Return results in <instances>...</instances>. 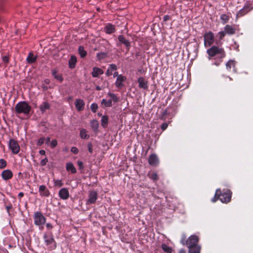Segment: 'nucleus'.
I'll return each mask as SVG.
<instances>
[{"label": "nucleus", "instance_id": "f257e3e1", "mask_svg": "<svg viewBox=\"0 0 253 253\" xmlns=\"http://www.w3.org/2000/svg\"><path fill=\"white\" fill-rule=\"evenodd\" d=\"M31 110V106L26 101L18 102L15 107V112L19 118H21V114L25 116H29Z\"/></svg>", "mask_w": 253, "mask_h": 253}, {"label": "nucleus", "instance_id": "f03ea898", "mask_svg": "<svg viewBox=\"0 0 253 253\" xmlns=\"http://www.w3.org/2000/svg\"><path fill=\"white\" fill-rule=\"evenodd\" d=\"M231 198V193L230 191H221L220 189H217L215 194L214 197L212 199L213 202H215L218 199L220 200L222 203H227L230 201Z\"/></svg>", "mask_w": 253, "mask_h": 253}, {"label": "nucleus", "instance_id": "7ed1b4c3", "mask_svg": "<svg viewBox=\"0 0 253 253\" xmlns=\"http://www.w3.org/2000/svg\"><path fill=\"white\" fill-rule=\"evenodd\" d=\"M43 238L46 246L49 250H54L56 248V243L51 231L45 232L43 235Z\"/></svg>", "mask_w": 253, "mask_h": 253}, {"label": "nucleus", "instance_id": "20e7f679", "mask_svg": "<svg viewBox=\"0 0 253 253\" xmlns=\"http://www.w3.org/2000/svg\"><path fill=\"white\" fill-rule=\"evenodd\" d=\"M207 53L210 57H214L218 55L222 58L225 56V53L224 49L218 46L213 45L207 50Z\"/></svg>", "mask_w": 253, "mask_h": 253}, {"label": "nucleus", "instance_id": "39448f33", "mask_svg": "<svg viewBox=\"0 0 253 253\" xmlns=\"http://www.w3.org/2000/svg\"><path fill=\"white\" fill-rule=\"evenodd\" d=\"M34 223L36 225L42 226V225L45 223L46 218L40 212H36L34 215Z\"/></svg>", "mask_w": 253, "mask_h": 253}, {"label": "nucleus", "instance_id": "423d86ee", "mask_svg": "<svg viewBox=\"0 0 253 253\" xmlns=\"http://www.w3.org/2000/svg\"><path fill=\"white\" fill-rule=\"evenodd\" d=\"M198 241V237L195 235H193L190 236L188 239L185 241V243H184V241H183L182 244L183 245L185 244L188 248H191L195 246H198L197 243Z\"/></svg>", "mask_w": 253, "mask_h": 253}, {"label": "nucleus", "instance_id": "0eeeda50", "mask_svg": "<svg viewBox=\"0 0 253 253\" xmlns=\"http://www.w3.org/2000/svg\"><path fill=\"white\" fill-rule=\"evenodd\" d=\"M204 45L205 46H210L214 42V34L211 31L205 33L204 35Z\"/></svg>", "mask_w": 253, "mask_h": 253}, {"label": "nucleus", "instance_id": "6e6552de", "mask_svg": "<svg viewBox=\"0 0 253 253\" xmlns=\"http://www.w3.org/2000/svg\"><path fill=\"white\" fill-rule=\"evenodd\" d=\"M9 147L14 154H18L20 149V146L18 142L14 139H11L9 142Z\"/></svg>", "mask_w": 253, "mask_h": 253}, {"label": "nucleus", "instance_id": "1a4fd4ad", "mask_svg": "<svg viewBox=\"0 0 253 253\" xmlns=\"http://www.w3.org/2000/svg\"><path fill=\"white\" fill-rule=\"evenodd\" d=\"M149 165L153 166H156L159 164V159L156 154H151L148 159Z\"/></svg>", "mask_w": 253, "mask_h": 253}, {"label": "nucleus", "instance_id": "9d476101", "mask_svg": "<svg viewBox=\"0 0 253 253\" xmlns=\"http://www.w3.org/2000/svg\"><path fill=\"white\" fill-rule=\"evenodd\" d=\"M126 78L125 76L122 75H119L117 78L115 83L116 86L118 88H121L124 86L123 82L126 80Z\"/></svg>", "mask_w": 253, "mask_h": 253}, {"label": "nucleus", "instance_id": "9b49d317", "mask_svg": "<svg viewBox=\"0 0 253 253\" xmlns=\"http://www.w3.org/2000/svg\"><path fill=\"white\" fill-rule=\"evenodd\" d=\"M59 197L62 200H67L69 197V192L67 188L61 189L58 193Z\"/></svg>", "mask_w": 253, "mask_h": 253}, {"label": "nucleus", "instance_id": "f8f14e48", "mask_svg": "<svg viewBox=\"0 0 253 253\" xmlns=\"http://www.w3.org/2000/svg\"><path fill=\"white\" fill-rule=\"evenodd\" d=\"M138 86L141 88L147 89L148 87V82L143 77L138 78Z\"/></svg>", "mask_w": 253, "mask_h": 253}, {"label": "nucleus", "instance_id": "ddd939ff", "mask_svg": "<svg viewBox=\"0 0 253 253\" xmlns=\"http://www.w3.org/2000/svg\"><path fill=\"white\" fill-rule=\"evenodd\" d=\"M39 193L42 197H48L50 195V191L47 187L43 185H41L39 187Z\"/></svg>", "mask_w": 253, "mask_h": 253}, {"label": "nucleus", "instance_id": "4468645a", "mask_svg": "<svg viewBox=\"0 0 253 253\" xmlns=\"http://www.w3.org/2000/svg\"><path fill=\"white\" fill-rule=\"evenodd\" d=\"M97 198V193L96 191H91L89 192V198L87 201V204L94 203Z\"/></svg>", "mask_w": 253, "mask_h": 253}, {"label": "nucleus", "instance_id": "2eb2a0df", "mask_svg": "<svg viewBox=\"0 0 253 253\" xmlns=\"http://www.w3.org/2000/svg\"><path fill=\"white\" fill-rule=\"evenodd\" d=\"M75 105L78 111H81L84 109L85 103L83 100L77 99L75 101Z\"/></svg>", "mask_w": 253, "mask_h": 253}, {"label": "nucleus", "instance_id": "dca6fc26", "mask_svg": "<svg viewBox=\"0 0 253 253\" xmlns=\"http://www.w3.org/2000/svg\"><path fill=\"white\" fill-rule=\"evenodd\" d=\"M224 32L227 35H233L236 33L235 26L226 25L224 27Z\"/></svg>", "mask_w": 253, "mask_h": 253}, {"label": "nucleus", "instance_id": "f3484780", "mask_svg": "<svg viewBox=\"0 0 253 253\" xmlns=\"http://www.w3.org/2000/svg\"><path fill=\"white\" fill-rule=\"evenodd\" d=\"M12 172L9 169L3 170L1 173V176L4 180H7L12 177Z\"/></svg>", "mask_w": 253, "mask_h": 253}, {"label": "nucleus", "instance_id": "a211bd4d", "mask_svg": "<svg viewBox=\"0 0 253 253\" xmlns=\"http://www.w3.org/2000/svg\"><path fill=\"white\" fill-rule=\"evenodd\" d=\"M104 73L102 69L98 67H94L91 73L93 77H97L99 75L103 74Z\"/></svg>", "mask_w": 253, "mask_h": 253}, {"label": "nucleus", "instance_id": "6ab92c4d", "mask_svg": "<svg viewBox=\"0 0 253 253\" xmlns=\"http://www.w3.org/2000/svg\"><path fill=\"white\" fill-rule=\"evenodd\" d=\"M50 107V104L47 101H44L40 106V109L41 112L43 113L46 110L49 109Z\"/></svg>", "mask_w": 253, "mask_h": 253}, {"label": "nucleus", "instance_id": "aec40b11", "mask_svg": "<svg viewBox=\"0 0 253 253\" xmlns=\"http://www.w3.org/2000/svg\"><path fill=\"white\" fill-rule=\"evenodd\" d=\"M251 9L248 6H244L242 9H241L237 13V16L238 17H241L247 14L250 11Z\"/></svg>", "mask_w": 253, "mask_h": 253}, {"label": "nucleus", "instance_id": "412c9836", "mask_svg": "<svg viewBox=\"0 0 253 253\" xmlns=\"http://www.w3.org/2000/svg\"><path fill=\"white\" fill-rule=\"evenodd\" d=\"M105 31L107 34H112L115 31V28L114 25L108 24L105 27Z\"/></svg>", "mask_w": 253, "mask_h": 253}, {"label": "nucleus", "instance_id": "4be33fe9", "mask_svg": "<svg viewBox=\"0 0 253 253\" xmlns=\"http://www.w3.org/2000/svg\"><path fill=\"white\" fill-rule=\"evenodd\" d=\"M37 59V56H34L33 53L30 52L27 58V61L30 64L34 63Z\"/></svg>", "mask_w": 253, "mask_h": 253}, {"label": "nucleus", "instance_id": "5701e85b", "mask_svg": "<svg viewBox=\"0 0 253 253\" xmlns=\"http://www.w3.org/2000/svg\"><path fill=\"white\" fill-rule=\"evenodd\" d=\"M52 74L54 78L57 81L60 82H62L63 81V78L62 76V75L59 74L57 71L54 70L52 72Z\"/></svg>", "mask_w": 253, "mask_h": 253}, {"label": "nucleus", "instance_id": "b1692460", "mask_svg": "<svg viewBox=\"0 0 253 253\" xmlns=\"http://www.w3.org/2000/svg\"><path fill=\"white\" fill-rule=\"evenodd\" d=\"M77 63V58L75 56H71L70 59L69 60V66L70 68L73 69L75 67V65Z\"/></svg>", "mask_w": 253, "mask_h": 253}, {"label": "nucleus", "instance_id": "393cba45", "mask_svg": "<svg viewBox=\"0 0 253 253\" xmlns=\"http://www.w3.org/2000/svg\"><path fill=\"white\" fill-rule=\"evenodd\" d=\"M118 40L120 43L124 44L126 46L129 47L130 43L128 40H126L125 37L122 35H120L118 37Z\"/></svg>", "mask_w": 253, "mask_h": 253}, {"label": "nucleus", "instance_id": "a878e982", "mask_svg": "<svg viewBox=\"0 0 253 253\" xmlns=\"http://www.w3.org/2000/svg\"><path fill=\"white\" fill-rule=\"evenodd\" d=\"M66 169L67 171H71L72 173L76 172V169L71 163H68L66 164Z\"/></svg>", "mask_w": 253, "mask_h": 253}, {"label": "nucleus", "instance_id": "bb28decb", "mask_svg": "<svg viewBox=\"0 0 253 253\" xmlns=\"http://www.w3.org/2000/svg\"><path fill=\"white\" fill-rule=\"evenodd\" d=\"M235 63L233 60H230L226 64V68L228 71H230L232 68H235Z\"/></svg>", "mask_w": 253, "mask_h": 253}, {"label": "nucleus", "instance_id": "cd10ccee", "mask_svg": "<svg viewBox=\"0 0 253 253\" xmlns=\"http://www.w3.org/2000/svg\"><path fill=\"white\" fill-rule=\"evenodd\" d=\"M163 250L166 253H171L172 249L171 247L167 246L165 244H163L161 246Z\"/></svg>", "mask_w": 253, "mask_h": 253}, {"label": "nucleus", "instance_id": "c85d7f7f", "mask_svg": "<svg viewBox=\"0 0 253 253\" xmlns=\"http://www.w3.org/2000/svg\"><path fill=\"white\" fill-rule=\"evenodd\" d=\"M200 249L199 246L189 248V253H200Z\"/></svg>", "mask_w": 253, "mask_h": 253}, {"label": "nucleus", "instance_id": "c756f323", "mask_svg": "<svg viewBox=\"0 0 253 253\" xmlns=\"http://www.w3.org/2000/svg\"><path fill=\"white\" fill-rule=\"evenodd\" d=\"M80 135L82 139H88L89 137V135L87 134L85 129H82L81 130Z\"/></svg>", "mask_w": 253, "mask_h": 253}, {"label": "nucleus", "instance_id": "7c9ffc66", "mask_svg": "<svg viewBox=\"0 0 253 253\" xmlns=\"http://www.w3.org/2000/svg\"><path fill=\"white\" fill-rule=\"evenodd\" d=\"M79 53L82 58L84 57L87 54L86 51L84 49V47L82 46H79Z\"/></svg>", "mask_w": 253, "mask_h": 253}, {"label": "nucleus", "instance_id": "2f4dec72", "mask_svg": "<svg viewBox=\"0 0 253 253\" xmlns=\"http://www.w3.org/2000/svg\"><path fill=\"white\" fill-rule=\"evenodd\" d=\"M148 176L150 178L155 181L157 180L158 179V175L155 172H149Z\"/></svg>", "mask_w": 253, "mask_h": 253}, {"label": "nucleus", "instance_id": "473e14b6", "mask_svg": "<svg viewBox=\"0 0 253 253\" xmlns=\"http://www.w3.org/2000/svg\"><path fill=\"white\" fill-rule=\"evenodd\" d=\"M102 126L105 127L108 123V117L107 116H103L101 118Z\"/></svg>", "mask_w": 253, "mask_h": 253}, {"label": "nucleus", "instance_id": "72a5a7b5", "mask_svg": "<svg viewBox=\"0 0 253 253\" xmlns=\"http://www.w3.org/2000/svg\"><path fill=\"white\" fill-rule=\"evenodd\" d=\"M96 56L98 59L101 60L107 57V53L106 52H100L97 53Z\"/></svg>", "mask_w": 253, "mask_h": 253}, {"label": "nucleus", "instance_id": "f704fd0d", "mask_svg": "<svg viewBox=\"0 0 253 253\" xmlns=\"http://www.w3.org/2000/svg\"><path fill=\"white\" fill-rule=\"evenodd\" d=\"M101 104L104 105L105 107H111L112 106L111 100L107 101L106 99H103L102 100Z\"/></svg>", "mask_w": 253, "mask_h": 253}, {"label": "nucleus", "instance_id": "c9c22d12", "mask_svg": "<svg viewBox=\"0 0 253 253\" xmlns=\"http://www.w3.org/2000/svg\"><path fill=\"white\" fill-rule=\"evenodd\" d=\"M220 19L223 23H226L229 21V16L225 14H223L220 16Z\"/></svg>", "mask_w": 253, "mask_h": 253}, {"label": "nucleus", "instance_id": "e433bc0d", "mask_svg": "<svg viewBox=\"0 0 253 253\" xmlns=\"http://www.w3.org/2000/svg\"><path fill=\"white\" fill-rule=\"evenodd\" d=\"M108 95L111 97L112 99L111 100L113 101L114 102H117L119 101V98L115 94L109 92Z\"/></svg>", "mask_w": 253, "mask_h": 253}, {"label": "nucleus", "instance_id": "4c0bfd02", "mask_svg": "<svg viewBox=\"0 0 253 253\" xmlns=\"http://www.w3.org/2000/svg\"><path fill=\"white\" fill-rule=\"evenodd\" d=\"M54 184L55 186L60 187L63 186V183L61 180H54Z\"/></svg>", "mask_w": 253, "mask_h": 253}, {"label": "nucleus", "instance_id": "58836bf2", "mask_svg": "<svg viewBox=\"0 0 253 253\" xmlns=\"http://www.w3.org/2000/svg\"><path fill=\"white\" fill-rule=\"evenodd\" d=\"M6 162L3 159H0V169H2L6 167Z\"/></svg>", "mask_w": 253, "mask_h": 253}, {"label": "nucleus", "instance_id": "ea45409f", "mask_svg": "<svg viewBox=\"0 0 253 253\" xmlns=\"http://www.w3.org/2000/svg\"><path fill=\"white\" fill-rule=\"evenodd\" d=\"M91 126L94 129H96L98 127V124L96 120H93L91 122Z\"/></svg>", "mask_w": 253, "mask_h": 253}, {"label": "nucleus", "instance_id": "a19ab883", "mask_svg": "<svg viewBox=\"0 0 253 253\" xmlns=\"http://www.w3.org/2000/svg\"><path fill=\"white\" fill-rule=\"evenodd\" d=\"M226 34L224 31H220L218 33L217 36H218L219 40H222L225 37Z\"/></svg>", "mask_w": 253, "mask_h": 253}, {"label": "nucleus", "instance_id": "79ce46f5", "mask_svg": "<svg viewBox=\"0 0 253 253\" xmlns=\"http://www.w3.org/2000/svg\"><path fill=\"white\" fill-rule=\"evenodd\" d=\"M98 109V105L96 103H93L91 105V109L92 111L95 113Z\"/></svg>", "mask_w": 253, "mask_h": 253}, {"label": "nucleus", "instance_id": "37998d69", "mask_svg": "<svg viewBox=\"0 0 253 253\" xmlns=\"http://www.w3.org/2000/svg\"><path fill=\"white\" fill-rule=\"evenodd\" d=\"M45 140V138H44V137L40 138L38 141V145H40V146L42 145V144H43Z\"/></svg>", "mask_w": 253, "mask_h": 253}, {"label": "nucleus", "instance_id": "c03bdc74", "mask_svg": "<svg viewBox=\"0 0 253 253\" xmlns=\"http://www.w3.org/2000/svg\"><path fill=\"white\" fill-rule=\"evenodd\" d=\"M9 58L7 56H4L2 57V61L7 64L9 63Z\"/></svg>", "mask_w": 253, "mask_h": 253}, {"label": "nucleus", "instance_id": "a18cd8bd", "mask_svg": "<svg viewBox=\"0 0 253 253\" xmlns=\"http://www.w3.org/2000/svg\"><path fill=\"white\" fill-rule=\"evenodd\" d=\"M47 162H48V159L46 158H45V159L42 160L41 161V165L42 166H45Z\"/></svg>", "mask_w": 253, "mask_h": 253}, {"label": "nucleus", "instance_id": "49530a36", "mask_svg": "<svg viewBox=\"0 0 253 253\" xmlns=\"http://www.w3.org/2000/svg\"><path fill=\"white\" fill-rule=\"evenodd\" d=\"M57 145V141L56 140H53L50 143V146L52 148H54Z\"/></svg>", "mask_w": 253, "mask_h": 253}, {"label": "nucleus", "instance_id": "de8ad7c7", "mask_svg": "<svg viewBox=\"0 0 253 253\" xmlns=\"http://www.w3.org/2000/svg\"><path fill=\"white\" fill-rule=\"evenodd\" d=\"M111 71L117 70V66L115 64H111L108 68Z\"/></svg>", "mask_w": 253, "mask_h": 253}, {"label": "nucleus", "instance_id": "09e8293b", "mask_svg": "<svg viewBox=\"0 0 253 253\" xmlns=\"http://www.w3.org/2000/svg\"><path fill=\"white\" fill-rule=\"evenodd\" d=\"M71 152L74 154H77L79 152L78 148L76 147H73L71 150Z\"/></svg>", "mask_w": 253, "mask_h": 253}, {"label": "nucleus", "instance_id": "8fccbe9b", "mask_svg": "<svg viewBox=\"0 0 253 253\" xmlns=\"http://www.w3.org/2000/svg\"><path fill=\"white\" fill-rule=\"evenodd\" d=\"M87 148H88V150L89 152L90 153H92V151H93V149H92V144L91 143H88V144Z\"/></svg>", "mask_w": 253, "mask_h": 253}, {"label": "nucleus", "instance_id": "3c124183", "mask_svg": "<svg viewBox=\"0 0 253 253\" xmlns=\"http://www.w3.org/2000/svg\"><path fill=\"white\" fill-rule=\"evenodd\" d=\"M77 164H78V166L80 169H83L84 166H83V163H82V162L78 161L77 162Z\"/></svg>", "mask_w": 253, "mask_h": 253}, {"label": "nucleus", "instance_id": "603ef678", "mask_svg": "<svg viewBox=\"0 0 253 253\" xmlns=\"http://www.w3.org/2000/svg\"><path fill=\"white\" fill-rule=\"evenodd\" d=\"M46 226L47 229L48 230V231H51V230L53 227L52 225L50 223H47Z\"/></svg>", "mask_w": 253, "mask_h": 253}, {"label": "nucleus", "instance_id": "864d4df0", "mask_svg": "<svg viewBox=\"0 0 253 253\" xmlns=\"http://www.w3.org/2000/svg\"><path fill=\"white\" fill-rule=\"evenodd\" d=\"M168 125L167 123H164L161 126V128L164 130L168 127Z\"/></svg>", "mask_w": 253, "mask_h": 253}, {"label": "nucleus", "instance_id": "5fc2aeb1", "mask_svg": "<svg viewBox=\"0 0 253 253\" xmlns=\"http://www.w3.org/2000/svg\"><path fill=\"white\" fill-rule=\"evenodd\" d=\"M112 75V72L110 71V69H108L106 72V75L107 76H110Z\"/></svg>", "mask_w": 253, "mask_h": 253}, {"label": "nucleus", "instance_id": "6e6d98bb", "mask_svg": "<svg viewBox=\"0 0 253 253\" xmlns=\"http://www.w3.org/2000/svg\"><path fill=\"white\" fill-rule=\"evenodd\" d=\"M39 153L41 155H44L45 154V151L43 150H40Z\"/></svg>", "mask_w": 253, "mask_h": 253}, {"label": "nucleus", "instance_id": "4d7b16f0", "mask_svg": "<svg viewBox=\"0 0 253 253\" xmlns=\"http://www.w3.org/2000/svg\"><path fill=\"white\" fill-rule=\"evenodd\" d=\"M169 15H166L164 16V21H167L168 20H169Z\"/></svg>", "mask_w": 253, "mask_h": 253}, {"label": "nucleus", "instance_id": "13d9d810", "mask_svg": "<svg viewBox=\"0 0 253 253\" xmlns=\"http://www.w3.org/2000/svg\"><path fill=\"white\" fill-rule=\"evenodd\" d=\"M23 196H24V193L23 192H20L18 194V197H19V198H21Z\"/></svg>", "mask_w": 253, "mask_h": 253}, {"label": "nucleus", "instance_id": "bf43d9fd", "mask_svg": "<svg viewBox=\"0 0 253 253\" xmlns=\"http://www.w3.org/2000/svg\"><path fill=\"white\" fill-rule=\"evenodd\" d=\"M113 75H114V77H118V76H119V75H118V72H115Z\"/></svg>", "mask_w": 253, "mask_h": 253}, {"label": "nucleus", "instance_id": "052dcab7", "mask_svg": "<svg viewBox=\"0 0 253 253\" xmlns=\"http://www.w3.org/2000/svg\"><path fill=\"white\" fill-rule=\"evenodd\" d=\"M50 141V138L49 137H47L46 139V143H49Z\"/></svg>", "mask_w": 253, "mask_h": 253}, {"label": "nucleus", "instance_id": "680f3d73", "mask_svg": "<svg viewBox=\"0 0 253 253\" xmlns=\"http://www.w3.org/2000/svg\"><path fill=\"white\" fill-rule=\"evenodd\" d=\"M179 253H186V251L184 250H181Z\"/></svg>", "mask_w": 253, "mask_h": 253}, {"label": "nucleus", "instance_id": "e2e57ef3", "mask_svg": "<svg viewBox=\"0 0 253 253\" xmlns=\"http://www.w3.org/2000/svg\"><path fill=\"white\" fill-rule=\"evenodd\" d=\"M229 79L230 81L232 80V79L230 77H229Z\"/></svg>", "mask_w": 253, "mask_h": 253}]
</instances>
